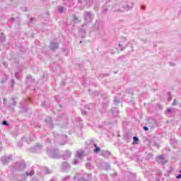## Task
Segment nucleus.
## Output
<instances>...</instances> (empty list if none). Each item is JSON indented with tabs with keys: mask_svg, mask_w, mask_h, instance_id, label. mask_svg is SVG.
Instances as JSON below:
<instances>
[{
	"mask_svg": "<svg viewBox=\"0 0 181 181\" xmlns=\"http://www.w3.org/2000/svg\"><path fill=\"white\" fill-rule=\"evenodd\" d=\"M47 155L49 156V158H51L52 159H60L62 156L60 155V151H59L58 149L55 148H47Z\"/></svg>",
	"mask_w": 181,
	"mask_h": 181,
	"instance_id": "1",
	"label": "nucleus"
},
{
	"mask_svg": "<svg viewBox=\"0 0 181 181\" xmlns=\"http://www.w3.org/2000/svg\"><path fill=\"white\" fill-rule=\"evenodd\" d=\"M96 35L99 36L100 37L104 36L105 35V32L104 31V28H103V23L100 24H95V30Z\"/></svg>",
	"mask_w": 181,
	"mask_h": 181,
	"instance_id": "2",
	"label": "nucleus"
},
{
	"mask_svg": "<svg viewBox=\"0 0 181 181\" xmlns=\"http://www.w3.org/2000/svg\"><path fill=\"white\" fill-rule=\"evenodd\" d=\"M12 168H14V170H25L26 164L25 163V161L17 162Z\"/></svg>",
	"mask_w": 181,
	"mask_h": 181,
	"instance_id": "3",
	"label": "nucleus"
},
{
	"mask_svg": "<svg viewBox=\"0 0 181 181\" xmlns=\"http://www.w3.org/2000/svg\"><path fill=\"white\" fill-rule=\"evenodd\" d=\"M36 139V136L35 135L34 132H32L30 134V136L26 138L25 136L21 137L22 142H26L27 144H29V142H31V141H35Z\"/></svg>",
	"mask_w": 181,
	"mask_h": 181,
	"instance_id": "4",
	"label": "nucleus"
},
{
	"mask_svg": "<svg viewBox=\"0 0 181 181\" xmlns=\"http://www.w3.org/2000/svg\"><path fill=\"white\" fill-rule=\"evenodd\" d=\"M83 16L86 22H92L94 14L91 11H84Z\"/></svg>",
	"mask_w": 181,
	"mask_h": 181,
	"instance_id": "5",
	"label": "nucleus"
},
{
	"mask_svg": "<svg viewBox=\"0 0 181 181\" xmlns=\"http://www.w3.org/2000/svg\"><path fill=\"white\" fill-rule=\"evenodd\" d=\"M156 160L160 165H165V163H168V159H166L165 158V156H163V155L157 156L156 158Z\"/></svg>",
	"mask_w": 181,
	"mask_h": 181,
	"instance_id": "6",
	"label": "nucleus"
},
{
	"mask_svg": "<svg viewBox=\"0 0 181 181\" xmlns=\"http://www.w3.org/2000/svg\"><path fill=\"white\" fill-rule=\"evenodd\" d=\"M119 7L122 8V9H120L121 12H124V11H129V9H132L134 7V3L132 2L128 5H124V3H121Z\"/></svg>",
	"mask_w": 181,
	"mask_h": 181,
	"instance_id": "7",
	"label": "nucleus"
},
{
	"mask_svg": "<svg viewBox=\"0 0 181 181\" xmlns=\"http://www.w3.org/2000/svg\"><path fill=\"white\" fill-rule=\"evenodd\" d=\"M40 151H42V145L40 144H37L34 147L30 149V152L33 153H40Z\"/></svg>",
	"mask_w": 181,
	"mask_h": 181,
	"instance_id": "8",
	"label": "nucleus"
},
{
	"mask_svg": "<svg viewBox=\"0 0 181 181\" xmlns=\"http://www.w3.org/2000/svg\"><path fill=\"white\" fill-rule=\"evenodd\" d=\"M125 181H136L135 175L132 173H126L124 175Z\"/></svg>",
	"mask_w": 181,
	"mask_h": 181,
	"instance_id": "9",
	"label": "nucleus"
},
{
	"mask_svg": "<svg viewBox=\"0 0 181 181\" xmlns=\"http://www.w3.org/2000/svg\"><path fill=\"white\" fill-rule=\"evenodd\" d=\"M61 170L62 172H68V170H70V165L67 161H64L62 163Z\"/></svg>",
	"mask_w": 181,
	"mask_h": 181,
	"instance_id": "10",
	"label": "nucleus"
},
{
	"mask_svg": "<svg viewBox=\"0 0 181 181\" xmlns=\"http://www.w3.org/2000/svg\"><path fill=\"white\" fill-rule=\"evenodd\" d=\"M11 160H12V155L4 156L1 159V161L4 163V165L11 162Z\"/></svg>",
	"mask_w": 181,
	"mask_h": 181,
	"instance_id": "11",
	"label": "nucleus"
},
{
	"mask_svg": "<svg viewBox=\"0 0 181 181\" xmlns=\"http://www.w3.org/2000/svg\"><path fill=\"white\" fill-rule=\"evenodd\" d=\"M45 123L47 124V127L50 128V129L54 127V124H53V122L52 121V117H47L45 119Z\"/></svg>",
	"mask_w": 181,
	"mask_h": 181,
	"instance_id": "12",
	"label": "nucleus"
},
{
	"mask_svg": "<svg viewBox=\"0 0 181 181\" xmlns=\"http://www.w3.org/2000/svg\"><path fill=\"white\" fill-rule=\"evenodd\" d=\"M86 144L88 149H90L91 148H94L95 145H96L97 144L94 141V139H90L86 142Z\"/></svg>",
	"mask_w": 181,
	"mask_h": 181,
	"instance_id": "13",
	"label": "nucleus"
},
{
	"mask_svg": "<svg viewBox=\"0 0 181 181\" xmlns=\"http://www.w3.org/2000/svg\"><path fill=\"white\" fill-rule=\"evenodd\" d=\"M70 156H71V151H70V150H66L65 151V153L62 155V158L66 160L67 159H69V158H70Z\"/></svg>",
	"mask_w": 181,
	"mask_h": 181,
	"instance_id": "14",
	"label": "nucleus"
},
{
	"mask_svg": "<svg viewBox=\"0 0 181 181\" xmlns=\"http://www.w3.org/2000/svg\"><path fill=\"white\" fill-rule=\"evenodd\" d=\"M49 49H51V50H56L59 49V44L57 42H51L49 45Z\"/></svg>",
	"mask_w": 181,
	"mask_h": 181,
	"instance_id": "15",
	"label": "nucleus"
},
{
	"mask_svg": "<svg viewBox=\"0 0 181 181\" xmlns=\"http://www.w3.org/2000/svg\"><path fill=\"white\" fill-rule=\"evenodd\" d=\"M92 174H88V178H85L84 177H81L77 179L76 181H91Z\"/></svg>",
	"mask_w": 181,
	"mask_h": 181,
	"instance_id": "16",
	"label": "nucleus"
},
{
	"mask_svg": "<svg viewBox=\"0 0 181 181\" xmlns=\"http://www.w3.org/2000/svg\"><path fill=\"white\" fill-rule=\"evenodd\" d=\"M166 112H168L169 117H175V109L168 107L166 110Z\"/></svg>",
	"mask_w": 181,
	"mask_h": 181,
	"instance_id": "17",
	"label": "nucleus"
},
{
	"mask_svg": "<svg viewBox=\"0 0 181 181\" xmlns=\"http://www.w3.org/2000/svg\"><path fill=\"white\" fill-rule=\"evenodd\" d=\"M112 114L114 115V117H119L118 114H119V110L117 107H113L111 109Z\"/></svg>",
	"mask_w": 181,
	"mask_h": 181,
	"instance_id": "18",
	"label": "nucleus"
},
{
	"mask_svg": "<svg viewBox=\"0 0 181 181\" xmlns=\"http://www.w3.org/2000/svg\"><path fill=\"white\" fill-rule=\"evenodd\" d=\"M84 26H87V24L82 25V28L79 29V33H82L81 37H86V29Z\"/></svg>",
	"mask_w": 181,
	"mask_h": 181,
	"instance_id": "19",
	"label": "nucleus"
},
{
	"mask_svg": "<svg viewBox=\"0 0 181 181\" xmlns=\"http://www.w3.org/2000/svg\"><path fill=\"white\" fill-rule=\"evenodd\" d=\"M76 158L78 159H83V158H84V151L81 150L76 151Z\"/></svg>",
	"mask_w": 181,
	"mask_h": 181,
	"instance_id": "20",
	"label": "nucleus"
},
{
	"mask_svg": "<svg viewBox=\"0 0 181 181\" xmlns=\"http://www.w3.org/2000/svg\"><path fill=\"white\" fill-rule=\"evenodd\" d=\"M33 175H35V170H32L30 172H26L24 174H22V177H26V176H33Z\"/></svg>",
	"mask_w": 181,
	"mask_h": 181,
	"instance_id": "21",
	"label": "nucleus"
},
{
	"mask_svg": "<svg viewBox=\"0 0 181 181\" xmlns=\"http://www.w3.org/2000/svg\"><path fill=\"white\" fill-rule=\"evenodd\" d=\"M5 40H6V37H5V34L4 33H0V45H2V43L5 42Z\"/></svg>",
	"mask_w": 181,
	"mask_h": 181,
	"instance_id": "22",
	"label": "nucleus"
},
{
	"mask_svg": "<svg viewBox=\"0 0 181 181\" xmlns=\"http://www.w3.org/2000/svg\"><path fill=\"white\" fill-rule=\"evenodd\" d=\"M101 153H102V156H104V158H108V156L111 155V152L108 151H102Z\"/></svg>",
	"mask_w": 181,
	"mask_h": 181,
	"instance_id": "23",
	"label": "nucleus"
},
{
	"mask_svg": "<svg viewBox=\"0 0 181 181\" xmlns=\"http://www.w3.org/2000/svg\"><path fill=\"white\" fill-rule=\"evenodd\" d=\"M94 149H93V152L95 153H98L100 151H101V148L98 147V146L96 144H95L94 146Z\"/></svg>",
	"mask_w": 181,
	"mask_h": 181,
	"instance_id": "24",
	"label": "nucleus"
},
{
	"mask_svg": "<svg viewBox=\"0 0 181 181\" xmlns=\"http://www.w3.org/2000/svg\"><path fill=\"white\" fill-rule=\"evenodd\" d=\"M133 145H136L138 144H139V139L138 138V136H134L133 137Z\"/></svg>",
	"mask_w": 181,
	"mask_h": 181,
	"instance_id": "25",
	"label": "nucleus"
},
{
	"mask_svg": "<svg viewBox=\"0 0 181 181\" xmlns=\"http://www.w3.org/2000/svg\"><path fill=\"white\" fill-rule=\"evenodd\" d=\"M152 158H153V155L152 153L146 154L145 157L146 162H148V160H149V159H152Z\"/></svg>",
	"mask_w": 181,
	"mask_h": 181,
	"instance_id": "26",
	"label": "nucleus"
},
{
	"mask_svg": "<svg viewBox=\"0 0 181 181\" xmlns=\"http://www.w3.org/2000/svg\"><path fill=\"white\" fill-rule=\"evenodd\" d=\"M64 11H66V8L64 7H63V6L58 7V9H57L58 13H63V12H64Z\"/></svg>",
	"mask_w": 181,
	"mask_h": 181,
	"instance_id": "27",
	"label": "nucleus"
},
{
	"mask_svg": "<svg viewBox=\"0 0 181 181\" xmlns=\"http://www.w3.org/2000/svg\"><path fill=\"white\" fill-rule=\"evenodd\" d=\"M86 169L91 170V169H93V165H91V163H86Z\"/></svg>",
	"mask_w": 181,
	"mask_h": 181,
	"instance_id": "28",
	"label": "nucleus"
},
{
	"mask_svg": "<svg viewBox=\"0 0 181 181\" xmlns=\"http://www.w3.org/2000/svg\"><path fill=\"white\" fill-rule=\"evenodd\" d=\"M95 107V105H94V103H90V104H89V105H87L86 106V108L87 109V110H91V108H94Z\"/></svg>",
	"mask_w": 181,
	"mask_h": 181,
	"instance_id": "29",
	"label": "nucleus"
},
{
	"mask_svg": "<svg viewBox=\"0 0 181 181\" xmlns=\"http://www.w3.org/2000/svg\"><path fill=\"white\" fill-rule=\"evenodd\" d=\"M100 177H101L102 180H104V181L108 180V177L105 174L101 175Z\"/></svg>",
	"mask_w": 181,
	"mask_h": 181,
	"instance_id": "30",
	"label": "nucleus"
},
{
	"mask_svg": "<svg viewBox=\"0 0 181 181\" xmlns=\"http://www.w3.org/2000/svg\"><path fill=\"white\" fill-rule=\"evenodd\" d=\"M104 166L106 170H110V169H111V165H110V163H105Z\"/></svg>",
	"mask_w": 181,
	"mask_h": 181,
	"instance_id": "31",
	"label": "nucleus"
},
{
	"mask_svg": "<svg viewBox=\"0 0 181 181\" xmlns=\"http://www.w3.org/2000/svg\"><path fill=\"white\" fill-rule=\"evenodd\" d=\"M126 93H128V94H132V95H133V94H134V89L133 88L127 89L126 90Z\"/></svg>",
	"mask_w": 181,
	"mask_h": 181,
	"instance_id": "32",
	"label": "nucleus"
},
{
	"mask_svg": "<svg viewBox=\"0 0 181 181\" xmlns=\"http://www.w3.org/2000/svg\"><path fill=\"white\" fill-rule=\"evenodd\" d=\"M114 101H115V104H119V103L121 102L119 98H118L117 97H115Z\"/></svg>",
	"mask_w": 181,
	"mask_h": 181,
	"instance_id": "33",
	"label": "nucleus"
},
{
	"mask_svg": "<svg viewBox=\"0 0 181 181\" xmlns=\"http://www.w3.org/2000/svg\"><path fill=\"white\" fill-rule=\"evenodd\" d=\"M63 140H64V142L61 143V145H64L65 142L67 141V135L63 136Z\"/></svg>",
	"mask_w": 181,
	"mask_h": 181,
	"instance_id": "34",
	"label": "nucleus"
},
{
	"mask_svg": "<svg viewBox=\"0 0 181 181\" xmlns=\"http://www.w3.org/2000/svg\"><path fill=\"white\" fill-rule=\"evenodd\" d=\"M78 163H80V160H78L76 158H74V162H73V165H78Z\"/></svg>",
	"mask_w": 181,
	"mask_h": 181,
	"instance_id": "35",
	"label": "nucleus"
},
{
	"mask_svg": "<svg viewBox=\"0 0 181 181\" xmlns=\"http://www.w3.org/2000/svg\"><path fill=\"white\" fill-rule=\"evenodd\" d=\"M168 101H172V94L170 93V92H168Z\"/></svg>",
	"mask_w": 181,
	"mask_h": 181,
	"instance_id": "36",
	"label": "nucleus"
},
{
	"mask_svg": "<svg viewBox=\"0 0 181 181\" xmlns=\"http://www.w3.org/2000/svg\"><path fill=\"white\" fill-rule=\"evenodd\" d=\"M11 88H13L15 87V80L13 79L11 80Z\"/></svg>",
	"mask_w": 181,
	"mask_h": 181,
	"instance_id": "37",
	"label": "nucleus"
},
{
	"mask_svg": "<svg viewBox=\"0 0 181 181\" xmlns=\"http://www.w3.org/2000/svg\"><path fill=\"white\" fill-rule=\"evenodd\" d=\"M1 124H2V125H4L5 127H8V125H9V123H8V121H6V120H4Z\"/></svg>",
	"mask_w": 181,
	"mask_h": 181,
	"instance_id": "38",
	"label": "nucleus"
},
{
	"mask_svg": "<svg viewBox=\"0 0 181 181\" xmlns=\"http://www.w3.org/2000/svg\"><path fill=\"white\" fill-rule=\"evenodd\" d=\"M14 76L17 80H19L20 78V74L19 72H15Z\"/></svg>",
	"mask_w": 181,
	"mask_h": 181,
	"instance_id": "39",
	"label": "nucleus"
},
{
	"mask_svg": "<svg viewBox=\"0 0 181 181\" xmlns=\"http://www.w3.org/2000/svg\"><path fill=\"white\" fill-rule=\"evenodd\" d=\"M150 145H152L153 146H155L156 148H157V149H159V144L154 143L153 144H152V142L150 143Z\"/></svg>",
	"mask_w": 181,
	"mask_h": 181,
	"instance_id": "40",
	"label": "nucleus"
},
{
	"mask_svg": "<svg viewBox=\"0 0 181 181\" xmlns=\"http://www.w3.org/2000/svg\"><path fill=\"white\" fill-rule=\"evenodd\" d=\"M26 79L27 80H30L31 81H33V79L32 78V76L30 74L27 75Z\"/></svg>",
	"mask_w": 181,
	"mask_h": 181,
	"instance_id": "41",
	"label": "nucleus"
},
{
	"mask_svg": "<svg viewBox=\"0 0 181 181\" xmlns=\"http://www.w3.org/2000/svg\"><path fill=\"white\" fill-rule=\"evenodd\" d=\"M22 108L23 110V112H26L28 111V107L25 105H22Z\"/></svg>",
	"mask_w": 181,
	"mask_h": 181,
	"instance_id": "42",
	"label": "nucleus"
},
{
	"mask_svg": "<svg viewBox=\"0 0 181 181\" xmlns=\"http://www.w3.org/2000/svg\"><path fill=\"white\" fill-rule=\"evenodd\" d=\"M11 100L13 101L12 105L15 107V105H16V101L15 100V98H12Z\"/></svg>",
	"mask_w": 181,
	"mask_h": 181,
	"instance_id": "43",
	"label": "nucleus"
},
{
	"mask_svg": "<svg viewBox=\"0 0 181 181\" xmlns=\"http://www.w3.org/2000/svg\"><path fill=\"white\" fill-rule=\"evenodd\" d=\"M74 22V23H80V20H78L77 17H75Z\"/></svg>",
	"mask_w": 181,
	"mask_h": 181,
	"instance_id": "44",
	"label": "nucleus"
},
{
	"mask_svg": "<svg viewBox=\"0 0 181 181\" xmlns=\"http://www.w3.org/2000/svg\"><path fill=\"white\" fill-rule=\"evenodd\" d=\"M81 112L82 115H87V112L83 109H81Z\"/></svg>",
	"mask_w": 181,
	"mask_h": 181,
	"instance_id": "45",
	"label": "nucleus"
},
{
	"mask_svg": "<svg viewBox=\"0 0 181 181\" xmlns=\"http://www.w3.org/2000/svg\"><path fill=\"white\" fill-rule=\"evenodd\" d=\"M69 179H70V175H68L66 177H63L62 180L66 181V180H69Z\"/></svg>",
	"mask_w": 181,
	"mask_h": 181,
	"instance_id": "46",
	"label": "nucleus"
},
{
	"mask_svg": "<svg viewBox=\"0 0 181 181\" xmlns=\"http://www.w3.org/2000/svg\"><path fill=\"white\" fill-rule=\"evenodd\" d=\"M9 22H11V23H13V22H15V18L11 17L8 19Z\"/></svg>",
	"mask_w": 181,
	"mask_h": 181,
	"instance_id": "47",
	"label": "nucleus"
},
{
	"mask_svg": "<svg viewBox=\"0 0 181 181\" xmlns=\"http://www.w3.org/2000/svg\"><path fill=\"white\" fill-rule=\"evenodd\" d=\"M124 59H125V55H122L121 57H119L117 60H124Z\"/></svg>",
	"mask_w": 181,
	"mask_h": 181,
	"instance_id": "48",
	"label": "nucleus"
},
{
	"mask_svg": "<svg viewBox=\"0 0 181 181\" xmlns=\"http://www.w3.org/2000/svg\"><path fill=\"white\" fill-rule=\"evenodd\" d=\"M177 103V100H176V99H174V100L172 103V105H173V106L176 105Z\"/></svg>",
	"mask_w": 181,
	"mask_h": 181,
	"instance_id": "49",
	"label": "nucleus"
},
{
	"mask_svg": "<svg viewBox=\"0 0 181 181\" xmlns=\"http://www.w3.org/2000/svg\"><path fill=\"white\" fill-rule=\"evenodd\" d=\"M44 170H45V173H50V172H49V168H44Z\"/></svg>",
	"mask_w": 181,
	"mask_h": 181,
	"instance_id": "50",
	"label": "nucleus"
},
{
	"mask_svg": "<svg viewBox=\"0 0 181 181\" xmlns=\"http://www.w3.org/2000/svg\"><path fill=\"white\" fill-rule=\"evenodd\" d=\"M156 175H158V176H160V175H162V172H160V170H158L156 171Z\"/></svg>",
	"mask_w": 181,
	"mask_h": 181,
	"instance_id": "51",
	"label": "nucleus"
},
{
	"mask_svg": "<svg viewBox=\"0 0 181 181\" xmlns=\"http://www.w3.org/2000/svg\"><path fill=\"white\" fill-rule=\"evenodd\" d=\"M143 129H144V131H149V128H148V127H146V126H144V127H143Z\"/></svg>",
	"mask_w": 181,
	"mask_h": 181,
	"instance_id": "52",
	"label": "nucleus"
},
{
	"mask_svg": "<svg viewBox=\"0 0 181 181\" xmlns=\"http://www.w3.org/2000/svg\"><path fill=\"white\" fill-rule=\"evenodd\" d=\"M180 174H178L177 176L176 177L177 179H180L181 178V170H180Z\"/></svg>",
	"mask_w": 181,
	"mask_h": 181,
	"instance_id": "53",
	"label": "nucleus"
},
{
	"mask_svg": "<svg viewBox=\"0 0 181 181\" xmlns=\"http://www.w3.org/2000/svg\"><path fill=\"white\" fill-rule=\"evenodd\" d=\"M27 101H28V103H32V98H28Z\"/></svg>",
	"mask_w": 181,
	"mask_h": 181,
	"instance_id": "54",
	"label": "nucleus"
},
{
	"mask_svg": "<svg viewBox=\"0 0 181 181\" xmlns=\"http://www.w3.org/2000/svg\"><path fill=\"white\" fill-rule=\"evenodd\" d=\"M32 181H39V180L36 177H33Z\"/></svg>",
	"mask_w": 181,
	"mask_h": 181,
	"instance_id": "55",
	"label": "nucleus"
},
{
	"mask_svg": "<svg viewBox=\"0 0 181 181\" xmlns=\"http://www.w3.org/2000/svg\"><path fill=\"white\" fill-rule=\"evenodd\" d=\"M21 9H22V11H28V8L27 7H23Z\"/></svg>",
	"mask_w": 181,
	"mask_h": 181,
	"instance_id": "56",
	"label": "nucleus"
},
{
	"mask_svg": "<svg viewBox=\"0 0 181 181\" xmlns=\"http://www.w3.org/2000/svg\"><path fill=\"white\" fill-rule=\"evenodd\" d=\"M54 136H58L59 134H57V132H54L53 133Z\"/></svg>",
	"mask_w": 181,
	"mask_h": 181,
	"instance_id": "57",
	"label": "nucleus"
},
{
	"mask_svg": "<svg viewBox=\"0 0 181 181\" xmlns=\"http://www.w3.org/2000/svg\"><path fill=\"white\" fill-rule=\"evenodd\" d=\"M45 105H46V102H45L44 103L42 104V107H45Z\"/></svg>",
	"mask_w": 181,
	"mask_h": 181,
	"instance_id": "58",
	"label": "nucleus"
},
{
	"mask_svg": "<svg viewBox=\"0 0 181 181\" xmlns=\"http://www.w3.org/2000/svg\"><path fill=\"white\" fill-rule=\"evenodd\" d=\"M170 66H175V64H173V62H170Z\"/></svg>",
	"mask_w": 181,
	"mask_h": 181,
	"instance_id": "59",
	"label": "nucleus"
},
{
	"mask_svg": "<svg viewBox=\"0 0 181 181\" xmlns=\"http://www.w3.org/2000/svg\"><path fill=\"white\" fill-rule=\"evenodd\" d=\"M141 9H145V6H141Z\"/></svg>",
	"mask_w": 181,
	"mask_h": 181,
	"instance_id": "60",
	"label": "nucleus"
},
{
	"mask_svg": "<svg viewBox=\"0 0 181 181\" xmlns=\"http://www.w3.org/2000/svg\"><path fill=\"white\" fill-rule=\"evenodd\" d=\"M107 8H104V9L103 10V12H107Z\"/></svg>",
	"mask_w": 181,
	"mask_h": 181,
	"instance_id": "61",
	"label": "nucleus"
},
{
	"mask_svg": "<svg viewBox=\"0 0 181 181\" xmlns=\"http://www.w3.org/2000/svg\"><path fill=\"white\" fill-rule=\"evenodd\" d=\"M156 181H160V179H159V178H156Z\"/></svg>",
	"mask_w": 181,
	"mask_h": 181,
	"instance_id": "62",
	"label": "nucleus"
},
{
	"mask_svg": "<svg viewBox=\"0 0 181 181\" xmlns=\"http://www.w3.org/2000/svg\"><path fill=\"white\" fill-rule=\"evenodd\" d=\"M140 160H141V162H144L145 160V159L141 158Z\"/></svg>",
	"mask_w": 181,
	"mask_h": 181,
	"instance_id": "63",
	"label": "nucleus"
},
{
	"mask_svg": "<svg viewBox=\"0 0 181 181\" xmlns=\"http://www.w3.org/2000/svg\"><path fill=\"white\" fill-rule=\"evenodd\" d=\"M4 66H6V62H4Z\"/></svg>",
	"mask_w": 181,
	"mask_h": 181,
	"instance_id": "64",
	"label": "nucleus"
}]
</instances>
